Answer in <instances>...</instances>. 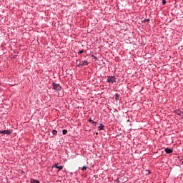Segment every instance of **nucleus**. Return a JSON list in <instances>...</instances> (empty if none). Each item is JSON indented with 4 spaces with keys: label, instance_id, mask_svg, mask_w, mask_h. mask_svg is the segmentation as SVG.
I'll list each match as a JSON object with an SVG mask.
<instances>
[{
    "label": "nucleus",
    "instance_id": "1",
    "mask_svg": "<svg viewBox=\"0 0 183 183\" xmlns=\"http://www.w3.org/2000/svg\"><path fill=\"white\" fill-rule=\"evenodd\" d=\"M107 82L109 84H115V82H117V77H115V76H108Z\"/></svg>",
    "mask_w": 183,
    "mask_h": 183
},
{
    "label": "nucleus",
    "instance_id": "2",
    "mask_svg": "<svg viewBox=\"0 0 183 183\" xmlns=\"http://www.w3.org/2000/svg\"><path fill=\"white\" fill-rule=\"evenodd\" d=\"M76 66H78V68H81V66H84V65H88V61L84 60V61H79L77 60L76 62Z\"/></svg>",
    "mask_w": 183,
    "mask_h": 183
},
{
    "label": "nucleus",
    "instance_id": "3",
    "mask_svg": "<svg viewBox=\"0 0 183 183\" xmlns=\"http://www.w3.org/2000/svg\"><path fill=\"white\" fill-rule=\"evenodd\" d=\"M51 86H52L53 89H54V91H61V89H62V86H61V85L59 84H56L55 82H53L51 84Z\"/></svg>",
    "mask_w": 183,
    "mask_h": 183
},
{
    "label": "nucleus",
    "instance_id": "4",
    "mask_svg": "<svg viewBox=\"0 0 183 183\" xmlns=\"http://www.w3.org/2000/svg\"><path fill=\"white\" fill-rule=\"evenodd\" d=\"M59 164H55L52 166V168H56L58 170V172H59V171H62V169H64V166H58Z\"/></svg>",
    "mask_w": 183,
    "mask_h": 183
},
{
    "label": "nucleus",
    "instance_id": "5",
    "mask_svg": "<svg viewBox=\"0 0 183 183\" xmlns=\"http://www.w3.org/2000/svg\"><path fill=\"white\" fill-rule=\"evenodd\" d=\"M1 134H3L4 135H11L12 132H11V130H1L0 131V135Z\"/></svg>",
    "mask_w": 183,
    "mask_h": 183
},
{
    "label": "nucleus",
    "instance_id": "6",
    "mask_svg": "<svg viewBox=\"0 0 183 183\" xmlns=\"http://www.w3.org/2000/svg\"><path fill=\"white\" fill-rule=\"evenodd\" d=\"M164 151L166 154H172V152H174V150L171 148H166Z\"/></svg>",
    "mask_w": 183,
    "mask_h": 183
},
{
    "label": "nucleus",
    "instance_id": "7",
    "mask_svg": "<svg viewBox=\"0 0 183 183\" xmlns=\"http://www.w3.org/2000/svg\"><path fill=\"white\" fill-rule=\"evenodd\" d=\"M121 97V94H118V93H116L114 94V99H115V101H119V98Z\"/></svg>",
    "mask_w": 183,
    "mask_h": 183
},
{
    "label": "nucleus",
    "instance_id": "8",
    "mask_svg": "<svg viewBox=\"0 0 183 183\" xmlns=\"http://www.w3.org/2000/svg\"><path fill=\"white\" fill-rule=\"evenodd\" d=\"M175 114H177V115H178L179 117H182V111L177 109L175 111Z\"/></svg>",
    "mask_w": 183,
    "mask_h": 183
},
{
    "label": "nucleus",
    "instance_id": "9",
    "mask_svg": "<svg viewBox=\"0 0 183 183\" xmlns=\"http://www.w3.org/2000/svg\"><path fill=\"white\" fill-rule=\"evenodd\" d=\"M104 128H105V126H104L102 123H101L98 127L99 131H104Z\"/></svg>",
    "mask_w": 183,
    "mask_h": 183
},
{
    "label": "nucleus",
    "instance_id": "10",
    "mask_svg": "<svg viewBox=\"0 0 183 183\" xmlns=\"http://www.w3.org/2000/svg\"><path fill=\"white\" fill-rule=\"evenodd\" d=\"M30 183H41L39 180H36L35 179H31Z\"/></svg>",
    "mask_w": 183,
    "mask_h": 183
},
{
    "label": "nucleus",
    "instance_id": "11",
    "mask_svg": "<svg viewBox=\"0 0 183 183\" xmlns=\"http://www.w3.org/2000/svg\"><path fill=\"white\" fill-rule=\"evenodd\" d=\"M114 183H122V181H121V178H117L115 181Z\"/></svg>",
    "mask_w": 183,
    "mask_h": 183
},
{
    "label": "nucleus",
    "instance_id": "12",
    "mask_svg": "<svg viewBox=\"0 0 183 183\" xmlns=\"http://www.w3.org/2000/svg\"><path fill=\"white\" fill-rule=\"evenodd\" d=\"M62 134H63V135H66V134H68V130H66V129H63V130H62Z\"/></svg>",
    "mask_w": 183,
    "mask_h": 183
},
{
    "label": "nucleus",
    "instance_id": "13",
    "mask_svg": "<svg viewBox=\"0 0 183 183\" xmlns=\"http://www.w3.org/2000/svg\"><path fill=\"white\" fill-rule=\"evenodd\" d=\"M177 164H179L180 165H183V160L179 159V161L177 162Z\"/></svg>",
    "mask_w": 183,
    "mask_h": 183
},
{
    "label": "nucleus",
    "instance_id": "14",
    "mask_svg": "<svg viewBox=\"0 0 183 183\" xmlns=\"http://www.w3.org/2000/svg\"><path fill=\"white\" fill-rule=\"evenodd\" d=\"M51 132L53 135H56V134H58V132L56 130H52Z\"/></svg>",
    "mask_w": 183,
    "mask_h": 183
},
{
    "label": "nucleus",
    "instance_id": "15",
    "mask_svg": "<svg viewBox=\"0 0 183 183\" xmlns=\"http://www.w3.org/2000/svg\"><path fill=\"white\" fill-rule=\"evenodd\" d=\"M150 19H144L143 21H142V23L143 24V22H149Z\"/></svg>",
    "mask_w": 183,
    "mask_h": 183
},
{
    "label": "nucleus",
    "instance_id": "16",
    "mask_svg": "<svg viewBox=\"0 0 183 183\" xmlns=\"http://www.w3.org/2000/svg\"><path fill=\"white\" fill-rule=\"evenodd\" d=\"M89 122H90V124H97L96 122H94V121L92 120L91 119H89Z\"/></svg>",
    "mask_w": 183,
    "mask_h": 183
},
{
    "label": "nucleus",
    "instance_id": "17",
    "mask_svg": "<svg viewBox=\"0 0 183 183\" xmlns=\"http://www.w3.org/2000/svg\"><path fill=\"white\" fill-rule=\"evenodd\" d=\"M88 167H86V166H84L83 167H81V171H86V169Z\"/></svg>",
    "mask_w": 183,
    "mask_h": 183
},
{
    "label": "nucleus",
    "instance_id": "18",
    "mask_svg": "<svg viewBox=\"0 0 183 183\" xmlns=\"http://www.w3.org/2000/svg\"><path fill=\"white\" fill-rule=\"evenodd\" d=\"M81 54H84V50H80L78 51V55H81Z\"/></svg>",
    "mask_w": 183,
    "mask_h": 183
},
{
    "label": "nucleus",
    "instance_id": "19",
    "mask_svg": "<svg viewBox=\"0 0 183 183\" xmlns=\"http://www.w3.org/2000/svg\"><path fill=\"white\" fill-rule=\"evenodd\" d=\"M167 4V0H162V5H165Z\"/></svg>",
    "mask_w": 183,
    "mask_h": 183
},
{
    "label": "nucleus",
    "instance_id": "20",
    "mask_svg": "<svg viewBox=\"0 0 183 183\" xmlns=\"http://www.w3.org/2000/svg\"><path fill=\"white\" fill-rule=\"evenodd\" d=\"M148 174H151V170H148Z\"/></svg>",
    "mask_w": 183,
    "mask_h": 183
}]
</instances>
